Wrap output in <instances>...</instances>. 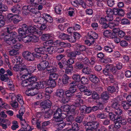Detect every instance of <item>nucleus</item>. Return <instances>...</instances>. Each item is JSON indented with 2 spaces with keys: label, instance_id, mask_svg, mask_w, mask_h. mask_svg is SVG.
<instances>
[{
  "label": "nucleus",
  "instance_id": "f3484780",
  "mask_svg": "<svg viewBox=\"0 0 131 131\" xmlns=\"http://www.w3.org/2000/svg\"><path fill=\"white\" fill-rule=\"evenodd\" d=\"M28 28L27 25L24 24L21 26V28L18 29V32L19 35L22 34L27 33V29Z\"/></svg>",
  "mask_w": 131,
  "mask_h": 131
},
{
  "label": "nucleus",
  "instance_id": "a19ab883",
  "mask_svg": "<svg viewBox=\"0 0 131 131\" xmlns=\"http://www.w3.org/2000/svg\"><path fill=\"white\" fill-rule=\"evenodd\" d=\"M0 101L2 103L1 104L3 108L6 110L9 109L10 108V105L6 103L3 102L2 99L1 98H0Z\"/></svg>",
  "mask_w": 131,
  "mask_h": 131
},
{
  "label": "nucleus",
  "instance_id": "8fccbe9b",
  "mask_svg": "<svg viewBox=\"0 0 131 131\" xmlns=\"http://www.w3.org/2000/svg\"><path fill=\"white\" fill-rule=\"evenodd\" d=\"M72 130V131H77L79 129V128L78 124L76 123H73L72 125V129H70Z\"/></svg>",
  "mask_w": 131,
  "mask_h": 131
},
{
  "label": "nucleus",
  "instance_id": "2f4dec72",
  "mask_svg": "<svg viewBox=\"0 0 131 131\" xmlns=\"http://www.w3.org/2000/svg\"><path fill=\"white\" fill-rule=\"evenodd\" d=\"M21 85L23 87L27 86V88L28 89H30V86H29V85H30V83L29 82L28 79H26L24 80H22Z\"/></svg>",
  "mask_w": 131,
  "mask_h": 131
},
{
  "label": "nucleus",
  "instance_id": "052dcab7",
  "mask_svg": "<svg viewBox=\"0 0 131 131\" xmlns=\"http://www.w3.org/2000/svg\"><path fill=\"white\" fill-rule=\"evenodd\" d=\"M20 72H21L22 71H24L25 72H27V67L26 65L24 64H20Z\"/></svg>",
  "mask_w": 131,
  "mask_h": 131
},
{
  "label": "nucleus",
  "instance_id": "39448f33",
  "mask_svg": "<svg viewBox=\"0 0 131 131\" xmlns=\"http://www.w3.org/2000/svg\"><path fill=\"white\" fill-rule=\"evenodd\" d=\"M84 124L86 129V131H100L99 129L97 128L99 126L97 122H88Z\"/></svg>",
  "mask_w": 131,
  "mask_h": 131
},
{
  "label": "nucleus",
  "instance_id": "6e6d98bb",
  "mask_svg": "<svg viewBox=\"0 0 131 131\" xmlns=\"http://www.w3.org/2000/svg\"><path fill=\"white\" fill-rule=\"evenodd\" d=\"M73 70V68L72 65L69 66H68L65 70V72L67 74H68L72 71Z\"/></svg>",
  "mask_w": 131,
  "mask_h": 131
},
{
  "label": "nucleus",
  "instance_id": "6e6552de",
  "mask_svg": "<svg viewBox=\"0 0 131 131\" xmlns=\"http://www.w3.org/2000/svg\"><path fill=\"white\" fill-rule=\"evenodd\" d=\"M48 62L46 60H41L40 63L37 65L38 69L40 71L44 70L50 67Z\"/></svg>",
  "mask_w": 131,
  "mask_h": 131
},
{
  "label": "nucleus",
  "instance_id": "e433bc0d",
  "mask_svg": "<svg viewBox=\"0 0 131 131\" xmlns=\"http://www.w3.org/2000/svg\"><path fill=\"white\" fill-rule=\"evenodd\" d=\"M21 5H22L21 4ZM22 13L24 15H27L29 13L28 7L27 6H24L22 7Z\"/></svg>",
  "mask_w": 131,
  "mask_h": 131
},
{
  "label": "nucleus",
  "instance_id": "c85d7f7f",
  "mask_svg": "<svg viewBox=\"0 0 131 131\" xmlns=\"http://www.w3.org/2000/svg\"><path fill=\"white\" fill-rule=\"evenodd\" d=\"M21 58V57L19 56L15 57L13 58L12 61L14 63H18V64H21L22 61Z\"/></svg>",
  "mask_w": 131,
  "mask_h": 131
},
{
  "label": "nucleus",
  "instance_id": "3c124183",
  "mask_svg": "<svg viewBox=\"0 0 131 131\" xmlns=\"http://www.w3.org/2000/svg\"><path fill=\"white\" fill-rule=\"evenodd\" d=\"M58 77V74L56 73H53L50 75L49 78L50 79H53V80L57 79Z\"/></svg>",
  "mask_w": 131,
  "mask_h": 131
},
{
  "label": "nucleus",
  "instance_id": "864d4df0",
  "mask_svg": "<svg viewBox=\"0 0 131 131\" xmlns=\"http://www.w3.org/2000/svg\"><path fill=\"white\" fill-rule=\"evenodd\" d=\"M111 106L113 108L116 110L118 108H119L121 105L119 104V103L118 102H115L112 104Z\"/></svg>",
  "mask_w": 131,
  "mask_h": 131
},
{
  "label": "nucleus",
  "instance_id": "412c9836",
  "mask_svg": "<svg viewBox=\"0 0 131 131\" xmlns=\"http://www.w3.org/2000/svg\"><path fill=\"white\" fill-rule=\"evenodd\" d=\"M66 124L68 125H71L74 120V117L71 115H67V116L66 115Z\"/></svg>",
  "mask_w": 131,
  "mask_h": 131
},
{
  "label": "nucleus",
  "instance_id": "603ef678",
  "mask_svg": "<svg viewBox=\"0 0 131 131\" xmlns=\"http://www.w3.org/2000/svg\"><path fill=\"white\" fill-rule=\"evenodd\" d=\"M81 83L83 84H87L88 83L89 80L87 78L82 77L80 79Z\"/></svg>",
  "mask_w": 131,
  "mask_h": 131
},
{
  "label": "nucleus",
  "instance_id": "393cba45",
  "mask_svg": "<svg viewBox=\"0 0 131 131\" xmlns=\"http://www.w3.org/2000/svg\"><path fill=\"white\" fill-rule=\"evenodd\" d=\"M61 118L62 119V120L61 121H60L58 122H56L54 120V117H53V120L54 121L58 122V123L57 124V125H58V127L59 128L61 129H62L65 127V126H66V125H67V124H66V123H63V122L61 123H60V122H62V119L64 118L62 116H61Z\"/></svg>",
  "mask_w": 131,
  "mask_h": 131
},
{
  "label": "nucleus",
  "instance_id": "20e7f679",
  "mask_svg": "<svg viewBox=\"0 0 131 131\" xmlns=\"http://www.w3.org/2000/svg\"><path fill=\"white\" fill-rule=\"evenodd\" d=\"M33 36L27 33L22 34L16 36V39L20 41H22L24 43H28L33 41Z\"/></svg>",
  "mask_w": 131,
  "mask_h": 131
},
{
  "label": "nucleus",
  "instance_id": "4c0bfd02",
  "mask_svg": "<svg viewBox=\"0 0 131 131\" xmlns=\"http://www.w3.org/2000/svg\"><path fill=\"white\" fill-rule=\"evenodd\" d=\"M48 84L52 87H54L56 85V83L54 80L53 79H50L48 81Z\"/></svg>",
  "mask_w": 131,
  "mask_h": 131
},
{
  "label": "nucleus",
  "instance_id": "ddd939ff",
  "mask_svg": "<svg viewBox=\"0 0 131 131\" xmlns=\"http://www.w3.org/2000/svg\"><path fill=\"white\" fill-rule=\"evenodd\" d=\"M20 123L22 128L27 130V131H31L34 128L31 127L26 122L25 119H22L20 122Z\"/></svg>",
  "mask_w": 131,
  "mask_h": 131
},
{
  "label": "nucleus",
  "instance_id": "1a4fd4ad",
  "mask_svg": "<svg viewBox=\"0 0 131 131\" xmlns=\"http://www.w3.org/2000/svg\"><path fill=\"white\" fill-rule=\"evenodd\" d=\"M35 51L36 52L35 54L38 56V57H37V58H39L41 57L40 54H45L46 52L45 51V46L36 48L35 49Z\"/></svg>",
  "mask_w": 131,
  "mask_h": 131
},
{
  "label": "nucleus",
  "instance_id": "37998d69",
  "mask_svg": "<svg viewBox=\"0 0 131 131\" xmlns=\"http://www.w3.org/2000/svg\"><path fill=\"white\" fill-rule=\"evenodd\" d=\"M121 117H118L116 119V122L115 123L114 125L115 127L116 128L118 129L121 126V125L122 124L118 120L119 119H121Z\"/></svg>",
  "mask_w": 131,
  "mask_h": 131
},
{
  "label": "nucleus",
  "instance_id": "f8f14e48",
  "mask_svg": "<svg viewBox=\"0 0 131 131\" xmlns=\"http://www.w3.org/2000/svg\"><path fill=\"white\" fill-rule=\"evenodd\" d=\"M54 45L56 46H60L63 47H70L71 45L70 43L61 42L60 40H57L54 42Z\"/></svg>",
  "mask_w": 131,
  "mask_h": 131
},
{
  "label": "nucleus",
  "instance_id": "aec40b11",
  "mask_svg": "<svg viewBox=\"0 0 131 131\" xmlns=\"http://www.w3.org/2000/svg\"><path fill=\"white\" fill-rule=\"evenodd\" d=\"M56 48V46L54 47L51 46L47 48L45 47V51L46 52L45 54L46 55V57L47 58L48 57V55H47L48 53L50 54H52L53 52H55V51H56L55 50Z\"/></svg>",
  "mask_w": 131,
  "mask_h": 131
},
{
  "label": "nucleus",
  "instance_id": "c756f323",
  "mask_svg": "<svg viewBox=\"0 0 131 131\" xmlns=\"http://www.w3.org/2000/svg\"><path fill=\"white\" fill-rule=\"evenodd\" d=\"M107 68L109 69L110 72H112L113 73L116 72V70L115 67L112 64L107 65Z\"/></svg>",
  "mask_w": 131,
  "mask_h": 131
},
{
  "label": "nucleus",
  "instance_id": "0e129e2a",
  "mask_svg": "<svg viewBox=\"0 0 131 131\" xmlns=\"http://www.w3.org/2000/svg\"><path fill=\"white\" fill-rule=\"evenodd\" d=\"M121 23L123 25H129L130 24L129 20L126 18L122 19V20Z\"/></svg>",
  "mask_w": 131,
  "mask_h": 131
},
{
  "label": "nucleus",
  "instance_id": "4468645a",
  "mask_svg": "<svg viewBox=\"0 0 131 131\" xmlns=\"http://www.w3.org/2000/svg\"><path fill=\"white\" fill-rule=\"evenodd\" d=\"M9 96H12L11 97L12 100H13L14 98L15 97H16L17 101L21 105L24 104V101L23 100L22 97L20 94H18L16 96L14 93H10Z\"/></svg>",
  "mask_w": 131,
  "mask_h": 131
},
{
  "label": "nucleus",
  "instance_id": "ea45409f",
  "mask_svg": "<svg viewBox=\"0 0 131 131\" xmlns=\"http://www.w3.org/2000/svg\"><path fill=\"white\" fill-rule=\"evenodd\" d=\"M13 125L11 127L12 129L13 130H15L19 127L18 123L15 120L13 121L12 122Z\"/></svg>",
  "mask_w": 131,
  "mask_h": 131
},
{
  "label": "nucleus",
  "instance_id": "6ab92c4d",
  "mask_svg": "<svg viewBox=\"0 0 131 131\" xmlns=\"http://www.w3.org/2000/svg\"><path fill=\"white\" fill-rule=\"evenodd\" d=\"M75 46L77 50L81 51H85L86 52H87L89 49V48H86L85 46L81 45L77 43L75 44Z\"/></svg>",
  "mask_w": 131,
  "mask_h": 131
},
{
  "label": "nucleus",
  "instance_id": "49530a36",
  "mask_svg": "<svg viewBox=\"0 0 131 131\" xmlns=\"http://www.w3.org/2000/svg\"><path fill=\"white\" fill-rule=\"evenodd\" d=\"M0 79L1 81L5 82H6L9 80L8 75L6 74L1 75Z\"/></svg>",
  "mask_w": 131,
  "mask_h": 131
},
{
  "label": "nucleus",
  "instance_id": "c9c22d12",
  "mask_svg": "<svg viewBox=\"0 0 131 131\" xmlns=\"http://www.w3.org/2000/svg\"><path fill=\"white\" fill-rule=\"evenodd\" d=\"M62 8V6L61 5L57 4L56 5L54 8L55 12L57 14H59L61 12Z\"/></svg>",
  "mask_w": 131,
  "mask_h": 131
},
{
  "label": "nucleus",
  "instance_id": "a211bd4d",
  "mask_svg": "<svg viewBox=\"0 0 131 131\" xmlns=\"http://www.w3.org/2000/svg\"><path fill=\"white\" fill-rule=\"evenodd\" d=\"M119 19V18H116V20H114L112 22L108 23V26L110 28H112L114 27L119 25L120 23Z\"/></svg>",
  "mask_w": 131,
  "mask_h": 131
},
{
  "label": "nucleus",
  "instance_id": "7c9ffc66",
  "mask_svg": "<svg viewBox=\"0 0 131 131\" xmlns=\"http://www.w3.org/2000/svg\"><path fill=\"white\" fill-rule=\"evenodd\" d=\"M99 22L101 24H103V26L104 25L105 28H106L108 27L107 24H106V21L105 17L104 18L102 17H101L99 19Z\"/></svg>",
  "mask_w": 131,
  "mask_h": 131
},
{
  "label": "nucleus",
  "instance_id": "473e14b6",
  "mask_svg": "<svg viewBox=\"0 0 131 131\" xmlns=\"http://www.w3.org/2000/svg\"><path fill=\"white\" fill-rule=\"evenodd\" d=\"M109 97V95L106 92H103L101 95V98L103 101L107 100Z\"/></svg>",
  "mask_w": 131,
  "mask_h": 131
},
{
  "label": "nucleus",
  "instance_id": "0eeeda50",
  "mask_svg": "<svg viewBox=\"0 0 131 131\" xmlns=\"http://www.w3.org/2000/svg\"><path fill=\"white\" fill-rule=\"evenodd\" d=\"M38 28V27L37 26L34 25V26H29L27 30V34L31 35L33 34H35L40 35L41 34L42 32Z\"/></svg>",
  "mask_w": 131,
  "mask_h": 131
},
{
  "label": "nucleus",
  "instance_id": "bf43d9fd",
  "mask_svg": "<svg viewBox=\"0 0 131 131\" xmlns=\"http://www.w3.org/2000/svg\"><path fill=\"white\" fill-rule=\"evenodd\" d=\"M111 32V31L110 30H106L104 31L103 32V34L104 36L107 38L109 37L110 34Z\"/></svg>",
  "mask_w": 131,
  "mask_h": 131
},
{
  "label": "nucleus",
  "instance_id": "de8ad7c7",
  "mask_svg": "<svg viewBox=\"0 0 131 131\" xmlns=\"http://www.w3.org/2000/svg\"><path fill=\"white\" fill-rule=\"evenodd\" d=\"M36 69V68L34 66H29L27 67V72L28 73H31L34 72Z\"/></svg>",
  "mask_w": 131,
  "mask_h": 131
},
{
  "label": "nucleus",
  "instance_id": "f257e3e1",
  "mask_svg": "<svg viewBox=\"0 0 131 131\" xmlns=\"http://www.w3.org/2000/svg\"><path fill=\"white\" fill-rule=\"evenodd\" d=\"M79 101V102L80 103H74L73 105L71 106L68 105L62 106L60 108H58L54 113V120L56 122H58L62 120L61 116H62L64 114L62 112V111L66 112L67 113H69L74 112L76 107H79L81 104V103L83 102L82 100H78V101Z\"/></svg>",
  "mask_w": 131,
  "mask_h": 131
},
{
  "label": "nucleus",
  "instance_id": "5fc2aeb1",
  "mask_svg": "<svg viewBox=\"0 0 131 131\" xmlns=\"http://www.w3.org/2000/svg\"><path fill=\"white\" fill-rule=\"evenodd\" d=\"M59 37L62 39L68 40L69 38V35L64 33H62L60 35Z\"/></svg>",
  "mask_w": 131,
  "mask_h": 131
},
{
  "label": "nucleus",
  "instance_id": "cd10ccee",
  "mask_svg": "<svg viewBox=\"0 0 131 131\" xmlns=\"http://www.w3.org/2000/svg\"><path fill=\"white\" fill-rule=\"evenodd\" d=\"M81 54V52L79 51H75L69 53L68 54L69 57L73 58L75 57L76 55H80Z\"/></svg>",
  "mask_w": 131,
  "mask_h": 131
},
{
  "label": "nucleus",
  "instance_id": "9d476101",
  "mask_svg": "<svg viewBox=\"0 0 131 131\" xmlns=\"http://www.w3.org/2000/svg\"><path fill=\"white\" fill-rule=\"evenodd\" d=\"M38 78L36 77L35 76H31L28 79L29 82L30 83L29 86H31V88L34 89L35 88V83L36 81L37 80Z\"/></svg>",
  "mask_w": 131,
  "mask_h": 131
},
{
  "label": "nucleus",
  "instance_id": "a18cd8bd",
  "mask_svg": "<svg viewBox=\"0 0 131 131\" xmlns=\"http://www.w3.org/2000/svg\"><path fill=\"white\" fill-rule=\"evenodd\" d=\"M82 72L87 74H89L91 72V70L89 68L86 67L84 68L82 70Z\"/></svg>",
  "mask_w": 131,
  "mask_h": 131
},
{
  "label": "nucleus",
  "instance_id": "680f3d73",
  "mask_svg": "<svg viewBox=\"0 0 131 131\" xmlns=\"http://www.w3.org/2000/svg\"><path fill=\"white\" fill-rule=\"evenodd\" d=\"M104 49L105 51L107 52L110 53L113 51L112 48L108 46H105L104 47Z\"/></svg>",
  "mask_w": 131,
  "mask_h": 131
},
{
  "label": "nucleus",
  "instance_id": "13d9d810",
  "mask_svg": "<svg viewBox=\"0 0 131 131\" xmlns=\"http://www.w3.org/2000/svg\"><path fill=\"white\" fill-rule=\"evenodd\" d=\"M84 92V94L87 96L90 95L92 93L91 90L87 89V88H86V89H85Z\"/></svg>",
  "mask_w": 131,
  "mask_h": 131
},
{
  "label": "nucleus",
  "instance_id": "423d86ee",
  "mask_svg": "<svg viewBox=\"0 0 131 131\" xmlns=\"http://www.w3.org/2000/svg\"><path fill=\"white\" fill-rule=\"evenodd\" d=\"M24 58L29 61H32L35 59V58L38 57L35 53H32L28 51H24L22 53Z\"/></svg>",
  "mask_w": 131,
  "mask_h": 131
},
{
  "label": "nucleus",
  "instance_id": "9b49d317",
  "mask_svg": "<svg viewBox=\"0 0 131 131\" xmlns=\"http://www.w3.org/2000/svg\"><path fill=\"white\" fill-rule=\"evenodd\" d=\"M28 10L30 12L34 14H35V16H37L36 15H38L39 16H40V13L38 11V9L35 6H31V5H29L27 6Z\"/></svg>",
  "mask_w": 131,
  "mask_h": 131
},
{
  "label": "nucleus",
  "instance_id": "dca6fc26",
  "mask_svg": "<svg viewBox=\"0 0 131 131\" xmlns=\"http://www.w3.org/2000/svg\"><path fill=\"white\" fill-rule=\"evenodd\" d=\"M40 105L41 107L44 109L49 108L51 105V102L49 100H46L42 102Z\"/></svg>",
  "mask_w": 131,
  "mask_h": 131
},
{
  "label": "nucleus",
  "instance_id": "e2e57ef3",
  "mask_svg": "<svg viewBox=\"0 0 131 131\" xmlns=\"http://www.w3.org/2000/svg\"><path fill=\"white\" fill-rule=\"evenodd\" d=\"M39 24H46L47 23L45 19L43 16L39 17Z\"/></svg>",
  "mask_w": 131,
  "mask_h": 131
},
{
  "label": "nucleus",
  "instance_id": "bb28decb",
  "mask_svg": "<svg viewBox=\"0 0 131 131\" xmlns=\"http://www.w3.org/2000/svg\"><path fill=\"white\" fill-rule=\"evenodd\" d=\"M30 89H28V90H26L25 91L26 94L28 96H33L35 95V93L33 91V90L35 89H32L30 87Z\"/></svg>",
  "mask_w": 131,
  "mask_h": 131
},
{
  "label": "nucleus",
  "instance_id": "338daca9",
  "mask_svg": "<svg viewBox=\"0 0 131 131\" xmlns=\"http://www.w3.org/2000/svg\"><path fill=\"white\" fill-rule=\"evenodd\" d=\"M82 61L84 64L88 65L90 64V61L86 57L84 58Z\"/></svg>",
  "mask_w": 131,
  "mask_h": 131
},
{
  "label": "nucleus",
  "instance_id": "2eb2a0df",
  "mask_svg": "<svg viewBox=\"0 0 131 131\" xmlns=\"http://www.w3.org/2000/svg\"><path fill=\"white\" fill-rule=\"evenodd\" d=\"M98 37L97 34L93 31H91L88 32V37L91 40H94L95 41V39H97Z\"/></svg>",
  "mask_w": 131,
  "mask_h": 131
},
{
  "label": "nucleus",
  "instance_id": "4be33fe9",
  "mask_svg": "<svg viewBox=\"0 0 131 131\" xmlns=\"http://www.w3.org/2000/svg\"><path fill=\"white\" fill-rule=\"evenodd\" d=\"M90 79L92 82L95 84H99L100 82L99 78L95 75L93 74L90 75Z\"/></svg>",
  "mask_w": 131,
  "mask_h": 131
},
{
  "label": "nucleus",
  "instance_id": "4d7b16f0",
  "mask_svg": "<svg viewBox=\"0 0 131 131\" xmlns=\"http://www.w3.org/2000/svg\"><path fill=\"white\" fill-rule=\"evenodd\" d=\"M94 40H91L90 39V40H86L85 41V44L89 46H90L92 45L94 43Z\"/></svg>",
  "mask_w": 131,
  "mask_h": 131
},
{
  "label": "nucleus",
  "instance_id": "79ce46f5",
  "mask_svg": "<svg viewBox=\"0 0 131 131\" xmlns=\"http://www.w3.org/2000/svg\"><path fill=\"white\" fill-rule=\"evenodd\" d=\"M8 50L9 54L10 56H14L16 54L17 51L15 49L8 48Z\"/></svg>",
  "mask_w": 131,
  "mask_h": 131
},
{
  "label": "nucleus",
  "instance_id": "5701e85b",
  "mask_svg": "<svg viewBox=\"0 0 131 131\" xmlns=\"http://www.w3.org/2000/svg\"><path fill=\"white\" fill-rule=\"evenodd\" d=\"M53 37V35L50 34H43L41 37V39L43 41H46Z\"/></svg>",
  "mask_w": 131,
  "mask_h": 131
},
{
  "label": "nucleus",
  "instance_id": "f704fd0d",
  "mask_svg": "<svg viewBox=\"0 0 131 131\" xmlns=\"http://www.w3.org/2000/svg\"><path fill=\"white\" fill-rule=\"evenodd\" d=\"M2 9L0 10V13L2 14L3 12L6 11L8 9V7L7 6L3 5L2 3H0V9Z\"/></svg>",
  "mask_w": 131,
  "mask_h": 131
},
{
  "label": "nucleus",
  "instance_id": "69168bd1",
  "mask_svg": "<svg viewBox=\"0 0 131 131\" xmlns=\"http://www.w3.org/2000/svg\"><path fill=\"white\" fill-rule=\"evenodd\" d=\"M106 12L107 15H112L113 10L110 8H107L106 9Z\"/></svg>",
  "mask_w": 131,
  "mask_h": 131
},
{
  "label": "nucleus",
  "instance_id": "774afa93",
  "mask_svg": "<svg viewBox=\"0 0 131 131\" xmlns=\"http://www.w3.org/2000/svg\"><path fill=\"white\" fill-rule=\"evenodd\" d=\"M118 36L121 38H123L125 35V32L122 30H120L118 33Z\"/></svg>",
  "mask_w": 131,
  "mask_h": 131
},
{
  "label": "nucleus",
  "instance_id": "72a5a7b5",
  "mask_svg": "<svg viewBox=\"0 0 131 131\" xmlns=\"http://www.w3.org/2000/svg\"><path fill=\"white\" fill-rule=\"evenodd\" d=\"M72 78L76 82H79L80 81V76L78 74H74L73 75Z\"/></svg>",
  "mask_w": 131,
  "mask_h": 131
},
{
  "label": "nucleus",
  "instance_id": "58836bf2",
  "mask_svg": "<svg viewBox=\"0 0 131 131\" xmlns=\"http://www.w3.org/2000/svg\"><path fill=\"white\" fill-rule=\"evenodd\" d=\"M122 105L125 110L128 109L129 106H131L129 105V103H128L125 101H124L122 102Z\"/></svg>",
  "mask_w": 131,
  "mask_h": 131
},
{
  "label": "nucleus",
  "instance_id": "f03ea898",
  "mask_svg": "<svg viewBox=\"0 0 131 131\" xmlns=\"http://www.w3.org/2000/svg\"><path fill=\"white\" fill-rule=\"evenodd\" d=\"M22 8L21 4L19 3L15 5L12 8L11 10L14 13L16 14L14 15L9 14L8 15V18L9 21H12L14 24H17L21 20V17L18 14L21 12Z\"/></svg>",
  "mask_w": 131,
  "mask_h": 131
},
{
  "label": "nucleus",
  "instance_id": "b1692460",
  "mask_svg": "<svg viewBox=\"0 0 131 131\" xmlns=\"http://www.w3.org/2000/svg\"><path fill=\"white\" fill-rule=\"evenodd\" d=\"M64 91L62 89H59L57 90L56 92L57 96L59 98H62L64 95Z\"/></svg>",
  "mask_w": 131,
  "mask_h": 131
},
{
  "label": "nucleus",
  "instance_id": "7ed1b4c3",
  "mask_svg": "<svg viewBox=\"0 0 131 131\" xmlns=\"http://www.w3.org/2000/svg\"><path fill=\"white\" fill-rule=\"evenodd\" d=\"M11 28L9 27H6V30L8 33L7 34H2L1 36V40H4L8 44L12 45L16 43L17 42L16 32H11Z\"/></svg>",
  "mask_w": 131,
  "mask_h": 131
},
{
  "label": "nucleus",
  "instance_id": "c03bdc74",
  "mask_svg": "<svg viewBox=\"0 0 131 131\" xmlns=\"http://www.w3.org/2000/svg\"><path fill=\"white\" fill-rule=\"evenodd\" d=\"M69 79V77L67 75L64 74L62 77V82L63 84H66L68 82V81Z\"/></svg>",
  "mask_w": 131,
  "mask_h": 131
},
{
  "label": "nucleus",
  "instance_id": "09e8293b",
  "mask_svg": "<svg viewBox=\"0 0 131 131\" xmlns=\"http://www.w3.org/2000/svg\"><path fill=\"white\" fill-rule=\"evenodd\" d=\"M54 42L52 40H49L43 42V44L45 46H51L52 45Z\"/></svg>",
  "mask_w": 131,
  "mask_h": 131
},
{
  "label": "nucleus",
  "instance_id": "a878e982",
  "mask_svg": "<svg viewBox=\"0 0 131 131\" xmlns=\"http://www.w3.org/2000/svg\"><path fill=\"white\" fill-rule=\"evenodd\" d=\"M41 115L40 112L37 113L36 115V117L35 118L33 117L31 120L32 124L33 125L36 124L37 121H38V118L41 117Z\"/></svg>",
  "mask_w": 131,
  "mask_h": 131
}]
</instances>
